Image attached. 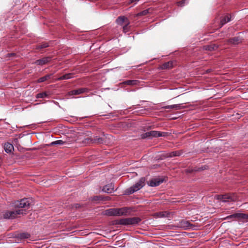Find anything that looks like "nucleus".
<instances>
[{"label":"nucleus","instance_id":"f257e3e1","mask_svg":"<svg viewBox=\"0 0 248 248\" xmlns=\"http://www.w3.org/2000/svg\"><path fill=\"white\" fill-rule=\"evenodd\" d=\"M128 212L126 207L110 208L105 211V215L108 216H121L126 215Z\"/></svg>","mask_w":248,"mask_h":248},{"label":"nucleus","instance_id":"f03ea898","mask_svg":"<svg viewBox=\"0 0 248 248\" xmlns=\"http://www.w3.org/2000/svg\"><path fill=\"white\" fill-rule=\"evenodd\" d=\"M25 210L17 209L15 211L5 210L2 213L3 218L6 219H13L17 217L18 215H23Z\"/></svg>","mask_w":248,"mask_h":248},{"label":"nucleus","instance_id":"7ed1b4c3","mask_svg":"<svg viewBox=\"0 0 248 248\" xmlns=\"http://www.w3.org/2000/svg\"><path fill=\"white\" fill-rule=\"evenodd\" d=\"M145 177H141L135 185L127 189L125 193L130 195L140 190L145 185Z\"/></svg>","mask_w":248,"mask_h":248},{"label":"nucleus","instance_id":"20e7f679","mask_svg":"<svg viewBox=\"0 0 248 248\" xmlns=\"http://www.w3.org/2000/svg\"><path fill=\"white\" fill-rule=\"evenodd\" d=\"M141 221V219L138 217H129L126 218H122L118 220L117 223L120 225H135L137 224Z\"/></svg>","mask_w":248,"mask_h":248},{"label":"nucleus","instance_id":"39448f33","mask_svg":"<svg viewBox=\"0 0 248 248\" xmlns=\"http://www.w3.org/2000/svg\"><path fill=\"white\" fill-rule=\"evenodd\" d=\"M13 206L15 208H26L28 209L30 206L31 202L30 200L27 198H24L20 201H15L13 203Z\"/></svg>","mask_w":248,"mask_h":248},{"label":"nucleus","instance_id":"423d86ee","mask_svg":"<svg viewBox=\"0 0 248 248\" xmlns=\"http://www.w3.org/2000/svg\"><path fill=\"white\" fill-rule=\"evenodd\" d=\"M226 218L244 221L248 219V215L243 213H235L227 216Z\"/></svg>","mask_w":248,"mask_h":248},{"label":"nucleus","instance_id":"0eeeda50","mask_svg":"<svg viewBox=\"0 0 248 248\" xmlns=\"http://www.w3.org/2000/svg\"><path fill=\"white\" fill-rule=\"evenodd\" d=\"M177 226L183 229L184 230H187L189 229H192V230H195V225H193L191 224L189 221L185 220H182L179 221L177 224Z\"/></svg>","mask_w":248,"mask_h":248},{"label":"nucleus","instance_id":"6e6552de","mask_svg":"<svg viewBox=\"0 0 248 248\" xmlns=\"http://www.w3.org/2000/svg\"><path fill=\"white\" fill-rule=\"evenodd\" d=\"M218 199L223 202L235 201L237 200V197L234 194H227L223 195H218Z\"/></svg>","mask_w":248,"mask_h":248},{"label":"nucleus","instance_id":"1a4fd4ad","mask_svg":"<svg viewBox=\"0 0 248 248\" xmlns=\"http://www.w3.org/2000/svg\"><path fill=\"white\" fill-rule=\"evenodd\" d=\"M89 89L86 88H81L76 90H73L69 92V95H78L89 92Z\"/></svg>","mask_w":248,"mask_h":248},{"label":"nucleus","instance_id":"9d476101","mask_svg":"<svg viewBox=\"0 0 248 248\" xmlns=\"http://www.w3.org/2000/svg\"><path fill=\"white\" fill-rule=\"evenodd\" d=\"M51 60V57H44L42 59H39L36 60L34 63L37 65H43L44 64H46L50 62Z\"/></svg>","mask_w":248,"mask_h":248},{"label":"nucleus","instance_id":"9b49d317","mask_svg":"<svg viewBox=\"0 0 248 248\" xmlns=\"http://www.w3.org/2000/svg\"><path fill=\"white\" fill-rule=\"evenodd\" d=\"M163 182V180L161 178H156L152 179L149 181V185L151 186H157L160 185Z\"/></svg>","mask_w":248,"mask_h":248},{"label":"nucleus","instance_id":"f8f14e48","mask_svg":"<svg viewBox=\"0 0 248 248\" xmlns=\"http://www.w3.org/2000/svg\"><path fill=\"white\" fill-rule=\"evenodd\" d=\"M184 108L181 104L168 105L162 107V108L165 109H174L175 110L181 109Z\"/></svg>","mask_w":248,"mask_h":248},{"label":"nucleus","instance_id":"ddd939ff","mask_svg":"<svg viewBox=\"0 0 248 248\" xmlns=\"http://www.w3.org/2000/svg\"><path fill=\"white\" fill-rule=\"evenodd\" d=\"M149 132L151 138L164 137L166 135V133L163 132H159L157 131H151Z\"/></svg>","mask_w":248,"mask_h":248},{"label":"nucleus","instance_id":"4468645a","mask_svg":"<svg viewBox=\"0 0 248 248\" xmlns=\"http://www.w3.org/2000/svg\"><path fill=\"white\" fill-rule=\"evenodd\" d=\"M102 191L108 193L113 192L114 191L113 185L110 184L105 186L102 189Z\"/></svg>","mask_w":248,"mask_h":248},{"label":"nucleus","instance_id":"2eb2a0df","mask_svg":"<svg viewBox=\"0 0 248 248\" xmlns=\"http://www.w3.org/2000/svg\"><path fill=\"white\" fill-rule=\"evenodd\" d=\"M242 41L241 39L238 36L234 37L227 40L228 44L237 45L241 43Z\"/></svg>","mask_w":248,"mask_h":248},{"label":"nucleus","instance_id":"dca6fc26","mask_svg":"<svg viewBox=\"0 0 248 248\" xmlns=\"http://www.w3.org/2000/svg\"><path fill=\"white\" fill-rule=\"evenodd\" d=\"M126 21H129L127 17L124 16H120L117 18L116 22L117 24L122 26L124 23L125 24Z\"/></svg>","mask_w":248,"mask_h":248},{"label":"nucleus","instance_id":"f3484780","mask_svg":"<svg viewBox=\"0 0 248 248\" xmlns=\"http://www.w3.org/2000/svg\"><path fill=\"white\" fill-rule=\"evenodd\" d=\"M173 67V62L172 61H169L164 63L160 66V69H170Z\"/></svg>","mask_w":248,"mask_h":248},{"label":"nucleus","instance_id":"a211bd4d","mask_svg":"<svg viewBox=\"0 0 248 248\" xmlns=\"http://www.w3.org/2000/svg\"><path fill=\"white\" fill-rule=\"evenodd\" d=\"M5 151L7 153H11L14 150V146L12 144L9 142L5 143L4 145Z\"/></svg>","mask_w":248,"mask_h":248},{"label":"nucleus","instance_id":"6ab92c4d","mask_svg":"<svg viewBox=\"0 0 248 248\" xmlns=\"http://www.w3.org/2000/svg\"><path fill=\"white\" fill-rule=\"evenodd\" d=\"M218 47V46L213 44L210 45H207L204 46L203 48L206 50L214 51L217 50Z\"/></svg>","mask_w":248,"mask_h":248},{"label":"nucleus","instance_id":"aec40b11","mask_svg":"<svg viewBox=\"0 0 248 248\" xmlns=\"http://www.w3.org/2000/svg\"><path fill=\"white\" fill-rule=\"evenodd\" d=\"M140 81L138 80H127L123 82V84L131 86L139 85Z\"/></svg>","mask_w":248,"mask_h":248},{"label":"nucleus","instance_id":"412c9836","mask_svg":"<svg viewBox=\"0 0 248 248\" xmlns=\"http://www.w3.org/2000/svg\"><path fill=\"white\" fill-rule=\"evenodd\" d=\"M52 75H53L52 74H47V75H46L45 76L42 77L38 79L37 82V83H41V82H44L45 81H46L48 79H50Z\"/></svg>","mask_w":248,"mask_h":248},{"label":"nucleus","instance_id":"4be33fe9","mask_svg":"<svg viewBox=\"0 0 248 248\" xmlns=\"http://www.w3.org/2000/svg\"><path fill=\"white\" fill-rule=\"evenodd\" d=\"M231 16L229 15L225 16L220 21L221 27L231 21Z\"/></svg>","mask_w":248,"mask_h":248},{"label":"nucleus","instance_id":"5701e85b","mask_svg":"<svg viewBox=\"0 0 248 248\" xmlns=\"http://www.w3.org/2000/svg\"><path fill=\"white\" fill-rule=\"evenodd\" d=\"M49 46V43L48 42H43L41 44H39L36 46V49H41L47 47Z\"/></svg>","mask_w":248,"mask_h":248},{"label":"nucleus","instance_id":"b1692460","mask_svg":"<svg viewBox=\"0 0 248 248\" xmlns=\"http://www.w3.org/2000/svg\"><path fill=\"white\" fill-rule=\"evenodd\" d=\"M73 75L72 73L66 74L63 75L62 76H61L58 78L57 80H62L64 79H68L71 78L73 77Z\"/></svg>","mask_w":248,"mask_h":248},{"label":"nucleus","instance_id":"393cba45","mask_svg":"<svg viewBox=\"0 0 248 248\" xmlns=\"http://www.w3.org/2000/svg\"><path fill=\"white\" fill-rule=\"evenodd\" d=\"M87 140H91L93 143H102L104 141V139L102 138L95 137L93 139L91 140L90 139H87Z\"/></svg>","mask_w":248,"mask_h":248},{"label":"nucleus","instance_id":"a878e982","mask_svg":"<svg viewBox=\"0 0 248 248\" xmlns=\"http://www.w3.org/2000/svg\"><path fill=\"white\" fill-rule=\"evenodd\" d=\"M169 213L167 211H162L156 213V215L159 217H168Z\"/></svg>","mask_w":248,"mask_h":248},{"label":"nucleus","instance_id":"bb28decb","mask_svg":"<svg viewBox=\"0 0 248 248\" xmlns=\"http://www.w3.org/2000/svg\"><path fill=\"white\" fill-rule=\"evenodd\" d=\"M181 153L180 151H175L172 152L169 154V155L167 156L168 157H174V156H178L181 155Z\"/></svg>","mask_w":248,"mask_h":248},{"label":"nucleus","instance_id":"cd10ccee","mask_svg":"<svg viewBox=\"0 0 248 248\" xmlns=\"http://www.w3.org/2000/svg\"><path fill=\"white\" fill-rule=\"evenodd\" d=\"M64 141L62 140H58L51 142L48 146H53L56 145H62L64 143Z\"/></svg>","mask_w":248,"mask_h":248},{"label":"nucleus","instance_id":"c85d7f7f","mask_svg":"<svg viewBox=\"0 0 248 248\" xmlns=\"http://www.w3.org/2000/svg\"><path fill=\"white\" fill-rule=\"evenodd\" d=\"M130 24L129 21H126V23L125 24V25H124L123 27V31L125 33L128 32L130 30V27L129 26V25Z\"/></svg>","mask_w":248,"mask_h":248},{"label":"nucleus","instance_id":"c756f323","mask_svg":"<svg viewBox=\"0 0 248 248\" xmlns=\"http://www.w3.org/2000/svg\"><path fill=\"white\" fill-rule=\"evenodd\" d=\"M150 10V8L144 10L138 13L136 16H145V15H147L148 13H149Z\"/></svg>","mask_w":248,"mask_h":248},{"label":"nucleus","instance_id":"7c9ffc66","mask_svg":"<svg viewBox=\"0 0 248 248\" xmlns=\"http://www.w3.org/2000/svg\"><path fill=\"white\" fill-rule=\"evenodd\" d=\"M47 95L46 93L45 92L41 93H39L36 94V98H44V97L47 96Z\"/></svg>","mask_w":248,"mask_h":248},{"label":"nucleus","instance_id":"2f4dec72","mask_svg":"<svg viewBox=\"0 0 248 248\" xmlns=\"http://www.w3.org/2000/svg\"><path fill=\"white\" fill-rule=\"evenodd\" d=\"M30 236V234L28 233H21L20 234V237L22 239L28 238Z\"/></svg>","mask_w":248,"mask_h":248},{"label":"nucleus","instance_id":"473e14b6","mask_svg":"<svg viewBox=\"0 0 248 248\" xmlns=\"http://www.w3.org/2000/svg\"><path fill=\"white\" fill-rule=\"evenodd\" d=\"M149 133H150V132H147L145 133L142 134L141 135V138L145 139V138H151L150 134Z\"/></svg>","mask_w":248,"mask_h":248},{"label":"nucleus","instance_id":"72a5a7b5","mask_svg":"<svg viewBox=\"0 0 248 248\" xmlns=\"http://www.w3.org/2000/svg\"><path fill=\"white\" fill-rule=\"evenodd\" d=\"M187 1V0H182L177 2V4L179 6H183L186 2Z\"/></svg>","mask_w":248,"mask_h":248},{"label":"nucleus","instance_id":"f704fd0d","mask_svg":"<svg viewBox=\"0 0 248 248\" xmlns=\"http://www.w3.org/2000/svg\"><path fill=\"white\" fill-rule=\"evenodd\" d=\"M102 198L101 196H94L93 198V200H94V201H98V200H102Z\"/></svg>","mask_w":248,"mask_h":248},{"label":"nucleus","instance_id":"c9c22d12","mask_svg":"<svg viewBox=\"0 0 248 248\" xmlns=\"http://www.w3.org/2000/svg\"><path fill=\"white\" fill-rule=\"evenodd\" d=\"M140 0H130L129 3H132L133 2L136 3L137 2L139 1Z\"/></svg>","mask_w":248,"mask_h":248},{"label":"nucleus","instance_id":"e433bc0d","mask_svg":"<svg viewBox=\"0 0 248 248\" xmlns=\"http://www.w3.org/2000/svg\"><path fill=\"white\" fill-rule=\"evenodd\" d=\"M205 169H206V168L205 167L204 168L203 167H202L201 168H199L198 170H195V171H199V170H205Z\"/></svg>","mask_w":248,"mask_h":248},{"label":"nucleus","instance_id":"4c0bfd02","mask_svg":"<svg viewBox=\"0 0 248 248\" xmlns=\"http://www.w3.org/2000/svg\"><path fill=\"white\" fill-rule=\"evenodd\" d=\"M14 55V53L8 54V55H9V56H12V55Z\"/></svg>","mask_w":248,"mask_h":248}]
</instances>
